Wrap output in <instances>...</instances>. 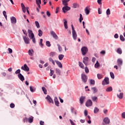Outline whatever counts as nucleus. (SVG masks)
I'll list each match as a JSON object with an SVG mask.
<instances>
[{
	"label": "nucleus",
	"instance_id": "aec40b11",
	"mask_svg": "<svg viewBox=\"0 0 125 125\" xmlns=\"http://www.w3.org/2000/svg\"><path fill=\"white\" fill-rule=\"evenodd\" d=\"M36 2L39 8H41V4L42 3V0H36Z\"/></svg>",
	"mask_w": 125,
	"mask_h": 125
},
{
	"label": "nucleus",
	"instance_id": "603ef678",
	"mask_svg": "<svg viewBox=\"0 0 125 125\" xmlns=\"http://www.w3.org/2000/svg\"><path fill=\"white\" fill-rule=\"evenodd\" d=\"M111 14V11L110 9H107L106 10V15H110Z\"/></svg>",
	"mask_w": 125,
	"mask_h": 125
},
{
	"label": "nucleus",
	"instance_id": "393cba45",
	"mask_svg": "<svg viewBox=\"0 0 125 125\" xmlns=\"http://www.w3.org/2000/svg\"><path fill=\"white\" fill-rule=\"evenodd\" d=\"M105 90L107 92H110V91H113V88L112 87V86H109L107 87Z\"/></svg>",
	"mask_w": 125,
	"mask_h": 125
},
{
	"label": "nucleus",
	"instance_id": "774afa93",
	"mask_svg": "<svg viewBox=\"0 0 125 125\" xmlns=\"http://www.w3.org/2000/svg\"><path fill=\"white\" fill-rule=\"evenodd\" d=\"M46 15H47V16H48V17H49L50 16L51 14L49 11L46 12Z\"/></svg>",
	"mask_w": 125,
	"mask_h": 125
},
{
	"label": "nucleus",
	"instance_id": "c756f323",
	"mask_svg": "<svg viewBox=\"0 0 125 125\" xmlns=\"http://www.w3.org/2000/svg\"><path fill=\"white\" fill-rule=\"evenodd\" d=\"M56 74H57V75H59V76H60V75H61V70H60V69L56 68Z\"/></svg>",
	"mask_w": 125,
	"mask_h": 125
},
{
	"label": "nucleus",
	"instance_id": "79ce46f5",
	"mask_svg": "<svg viewBox=\"0 0 125 125\" xmlns=\"http://www.w3.org/2000/svg\"><path fill=\"white\" fill-rule=\"evenodd\" d=\"M73 5L74 8H77V7H79V4L77 3H73Z\"/></svg>",
	"mask_w": 125,
	"mask_h": 125
},
{
	"label": "nucleus",
	"instance_id": "a19ab883",
	"mask_svg": "<svg viewBox=\"0 0 125 125\" xmlns=\"http://www.w3.org/2000/svg\"><path fill=\"white\" fill-rule=\"evenodd\" d=\"M30 40H32L34 43H36V38H35V36H33V37L30 38Z\"/></svg>",
	"mask_w": 125,
	"mask_h": 125
},
{
	"label": "nucleus",
	"instance_id": "dca6fc26",
	"mask_svg": "<svg viewBox=\"0 0 125 125\" xmlns=\"http://www.w3.org/2000/svg\"><path fill=\"white\" fill-rule=\"evenodd\" d=\"M54 102L55 105L58 107L59 106V101H58V99L56 97L54 98Z\"/></svg>",
	"mask_w": 125,
	"mask_h": 125
},
{
	"label": "nucleus",
	"instance_id": "0eeeda50",
	"mask_svg": "<svg viewBox=\"0 0 125 125\" xmlns=\"http://www.w3.org/2000/svg\"><path fill=\"white\" fill-rule=\"evenodd\" d=\"M23 39L26 44H29V43H30V39H29V38L26 36H23Z\"/></svg>",
	"mask_w": 125,
	"mask_h": 125
},
{
	"label": "nucleus",
	"instance_id": "9b49d317",
	"mask_svg": "<svg viewBox=\"0 0 125 125\" xmlns=\"http://www.w3.org/2000/svg\"><path fill=\"white\" fill-rule=\"evenodd\" d=\"M45 99L48 101V102H49V103H52V104H53V100H52L51 97H50V96L47 95Z\"/></svg>",
	"mask_w": 125,
	"mask_h": 125
},
{
	"label": "nucleus",
	"instance_id": "4d7b16f0",
	"mask_svg": "<svg viewBox=\"0 0 125 125\" xmlns=\"http://www.w3.org/2000/svg\"><path fill=\"white\" fill-rule=\"evenodd\" d=\"M10 108H14V107H15V104H13V103H12L10 104Z\"/></svg>",
	"mask_w": 125,
	"mask_h": 125
},
{
	"label": "nucleus",
	"instance_id": "ea45409f",
	"mask_svg": "<svg viewBox=\"0 0 125 125\" xmlns=\"http://www.w3.org/2000/svg\"><path fill=\"white\" fill-rule=\"evenodd\" d=\"M120 40L122 42H125V39L123 35H120Z\"/></svg>",
	"mask_w": 125,
	"mask_h": 125
},
{
	"label": "nucleus",
	"instance_id": "473e14b6",
	"mask_svg": "<svg viewBox=\"0 0 125 125\" xmlns=\"http://www.w3.org/2000/svg\"><path fill=\"white\" fill-rule=\"evenodd\" d=\"M38 35L39 37H42V34H43V32H42V31L41 29H39L38 30Z\"/></svg>",
	"mask_w": 125,
	"mask_h": 125
},
{
	"label": "nucleus",
	"instance_id": "f257e3e1",
	"mask_svg": "<svg viewBox=\"0 0 125 125\" xmlns=\"http://www.w3.org/2000/svg\"><path fill=\"white\" fill-rule=\"evenodd\" d=\"M71 28L72 30V37L74 41H76L77 40V32H76V30H75V29L74 28V25L73 24L71 25Z\"/></svg>",
	"mask_w": 125,
	"mask_h": 125
},
{
	"label": "nucleus",
	"instance_id": "052dcab7",
	"mask_svg": "<svg viewBox=\"0 0 125 125\" xmlns=\"http://www.w3.org/2000/svg\"><path fill=\"white\" fill-rule=\"evenodd\" d=\"M122 117L123 118V119H125V112H123L122 114Z\"/></svg>",
	"mask_w": 125,
	"mask_h": 125
},
{
	"label": "nucleus",
	"instance_id": "39448f33",
	"mask_svg": "<svg viewBox=\"0 0 125 125\" xmlns=\"http://www.w3.org/2000/svg\"><path fill=\"white\" fill-rule=\"evenodd\" d=\"M81 78L83 83H85L87 82V76H86L85 74H82Z\"/></svg>",
	"mask_w": 125,
	"mask_h": 125
},
{
	"label": "nucleus",
	"instance_id": "f704fd0d",
	"mask_svg": "<svg viewBox=\"0 0 125 125\" xmlns=\"http://www.w3.org/2000/svg\"><path fill=\"white\" fill-rule=\"evenodd\" d=\"M57 46L58 47L59 52H61V51H62V47H61L59 44H57Z\"/></svg>",
	"mask_w": 125,
	"mask_h": 125
},
{
	"label": "nucleus",
	"instance_id": "4be33fe9",
	"mask_svg": "<svg viewBox=\"0 0 125 125\" xmlns=\"http://www.w3.org/2000/svg\"><path fill=\"white\" fill-rule=\"evenodd\" d=\"M34 50L33 49L28 50V54L30 56H33V55H34Z\"/></svg>",
	"mask_w": 125,
	"mask_h": 125
},
{
	"label": "nucleus",
	"instance_id": "09e8293b",
	"mask_svg": "<svg viewBox=\"0 0 125 125\" xmlns=\"http://www.w3.org/2000/svg\"><path fill=\"white\" fill-rule=\"evenodd\" d=\"M3 14L6 19V20H7V16L6 15V12L5 11H3Z\"/></svg>",
	"mask_w": 125,
	"mask_h": 125
},
{
	"label": "nucleus",
	"instance_id": "f03ea898",
	"mask_svg": "<svg viewBox=\"0 0 125 125\" xmlns=\"http://www.w3.org/2000/svg\"><path fill=\"white\" fill-rule=\"evenodd\" d=\"M81 51H82V55L84 56V55H85L86 53H87L88 51V49H87V47L83 46L81 48Z\"/></svg>",
	"mask_w": 125,
	"mask_h": 125
},
{
	"label": "nucleus",
	"instance_id": "412c9836",
	"mask_svg": "<svg viewBox=\"0 0 125 125\" xmlns=\"http://www.w3.org/2000/svg\"><path fill=\"white\" fill-rule=\"evenodd\" d=\"M27 121L30 124H32V122L34 121V117H31L27 118Z\"/></svg>",
	"mask_w": 125,
	"mask_h": 125
},
{
	"label": "nucleus",
	"instance_id": "9d476101",
	"mask_svg": "<svg viewBox=\"0 0 125 125\" xmlns=\"http://www.w3.org/2000/svg\"><path fill=\"white\" fill-rule=\"evenodd\" d=\"M85 106L86 107H90V106H92V101L90 100H88L85 103Z\"/></svg>",
	"mask_w": 125,
	"mask_h": 125
},
{
	"label": "nucleus",
	"instance_id": "7ed1b4c3",
	"mask_svg": "<svg viewBox=\"0 0 125 125\" xmlns=\"http://www.w3.org/2000/svg\"><path fill=\"white\" fill-rule=\"evenodd\" d=\"M21 69L25 72H29L30 71V68L28 67L26 64H24L23 66L21 67Z\"/></svg>",
	"mask_w": 125,
	"mask_h": 125
},
{
	"label": "nucleus",
	"instance_id": "20e7f679",
	"mask_svg": "<svg viewBox=\"0 0 125 125\" xmlns=\"http://www.w3.org/2000/svg\"><path fill=\"white\" fill-rule=\"evenodd\" d=\"M110 83V81H109V78L106 77L103 80L102 82V84L105 85V84H109Z\"/></svg>",
	"mask_w": 125,
	"mask_h": 125
},
{
	"label": "nucleus",
	"instance_id": "13d9d810",
	"mask_svg": "<svg viewBox=\"0 0 125 125\" xmlns=\"http://www.w3.org/2000/svg\"><path fill=\"white\" fill-rule=\"evenodd\" d=\"M92 101H95L96 100H97V97H92Z\"/></svg>",
	"mask_w": 125,
	"mask_h": 125
},
{
	"label": "nucleus",
	"instance_id": "de8ad7c7",
	"mask_svg": "<svg viewBox=\"0 0 125 125\" xmlns=\"http://www.w3.org/2000/svg\"><path fill=\"white\" fill-rule=\"evenodd\" d=\"M46 45L48 47H50V46H51V45L50 44V42L49 41H46Z\"/></svg>",
	"mask_w": 125,
	"mask_h": 125
},
{
	"label": "nucleus",
	"instance_id": "bb28decb",
	"mask_svg": "<svg viewBox=\"0 0 125 125\" xmlns=\"http://www.w3.org/2000/svg\"><path fill=\"white\" fill-rule=\"evenodd\" d=\"M116 52H117L118 54H122V53H123V50H122V48H118L116 50Z\"/></svg>",
	"mask_w": 125,
	"mask_h": 125
},
{
	"label": "nucleus",
	"instance_id": "6e6d98bb",
	"mask_svg": "<svg viewBox=\"0 0 125 125\" xmlns=\"http://www.w3.org/2000/svg\"><path fill=\"white\" fill-rule=\"evenodd\" d=\"M20 72H21V70L20 69H18L16 71L15 74H16V75L18 74H20Z\"/></svg>",
	"mask_w": 125,
	"mask_h": 125
},
{
	"label": "nucleus",
	"instance_id": "49530a36",
	"mask_svg": "<svg viewBox=\"0 0 125 125\" xmlns=\"http://www.w3.org/2000/svg\"><path fill=\"white\" fill-rule=\"evenodd\" d=\"M90 84L94 85L95 84V81L94 80H90Z\"/></svg>",
	"mask_w": 125,
	"mask_h": 125
},
{
	"label": "nucleus",
	"instance_id": "4468645a",
	"mask_svg": "<svg viewBox=\"0 0 125 125\" xmlns=\"http://www.w3.org/2000/svg\"><path fill=\"white\" fill-rule=\"evenodd\" d=\"M18 78L21 81V82H24L25 80V78H24V76H23L21 73L18 74Z\"/></svg>",
	"mask_w": 125,
	"mask_h": 125
},
{
	"label": "nucleus",
	"instance_id": "f8f14e48",
	"mask_svg": "<svg viewBox=\"0 0 125 125\" xmlns=\"http://www.w3.org/2000/svg\"><path fill=\"white\" fill-rule=\"evenodd\" d=\"M50 34L53 36L54 39H55V40H57V39H58V36H57L56 33L54 32V31H50Z\"/></svg>",
	"mask_w": 125,
	"mask_h": 125
},
{
	"label": "nucleus",
	"instance_id": "69168bd1",
	"mask_svg": "<svg viewBox=\"0 0 125 125\" xmlns=\"http://www.w3.org/2000/svg\"><path fill=\"white\" fill-rule=\"evenodd\" d=\"M102 1V0H97V2L98 3V4H101V3H102L101 2Z\"/></svg>",
	"mask_w": 125,
	"mask_h": 125
},
{
	"label": "nucleus",
	"instance_id": "680f3d73",
	"mask_svg": "<svg viewBox=\"0 0 125 125\" xmlns=\"http://www.w3.org/2000/svg\"><path fill=\"white\" fill-rule=\"evenodd\" d=\"M40 125H44V122L41 121L40 122Z\"/></svg>",
	"mask_w": 125,
	"mask_h": 125
},
{
	"label": "nucleus",
	"instance_id": "e2e57ef3",
	"mask_svg": "<svg viewBox=\"0 0 125 125\" xmlns=\"http://www.w3.org/2000/svg\"><path fill=\"white\" fill-rule=\"evenodd\" d=\"M114 38L115 39H118V38H119V35H118V34H115L114 35Z\"/></svg>",
	"mask_w": 125,
	"mask_h": 125
},
{
	"label": "nucleus",
	"instance_id": "58836bf2",
	"mask_svg": "<svg viewBox=\"0 0 125 125\" xmlns=\"http://www.w3.org/2000/svg\"><path fill=\"white\" fill-rule=\"evenodd\" d=\"M97 77H98V79H99V80H101V79H102V78H103V75H102L100 74H98Z\"/></svg>",
	"mask_w": 125,
	"mask_h": 125
},
{
	"label": "nucleus",
	"instance_id": "ddd939ff",
	"mask_svg": "<svg viewBox=\"0 0 125 125\" xmlns=\"http://www.w3.org/2000/svg\"><path fill=\"white\" fill-rule=\"evenodd\" d=\"M104 122L105 125H109V124H110V119L108 117H105L104 119Z\"/></svg>",
	"mask_w": 125,
	"mask_h": 125
},
{
	"label": "nucleus",
	"instance_id": "5701e85b",
	"mask_svg": "<svg viewBox=\"0 0 125 125\" xmlns=\"http://www.w3.org/2000/svg\"><path fill=\"white\" fill-rule=\"evenodd\" d=\"M85 99V97L83 96H82L80 99V101L81 104H83V101Z\"/></svg>",
	"mask_w": 125,
	"mask_h": 125
},
{
	"label": "nucleus",
	"instance_id": "5fc2aeb1",
	"mask_svg": "<svg viewBox=\"0 0 125 125\" xmlns=\"http://www.w3.org/2000/svg\"><path fill=\"white\" fill-rule=\"evenodd\" d=\"M43 44H42V39H40V46H43Z\"/></svg>",
	"mask_w": 125,
	"mask_h": 125
},
{
	"label": "nucleus",
	"instance_id": "8fccbe9b",
	"mask_svg": "<svg viewBox=\"0 0 125 125\" xmlns=\"http://www.w3.org/2000/svg\"><path fill=\"white\" fill-rule=\"evenodd\" d=\"M55 54H56V53H55V52H51L50 53V56H51V57H53V56H55Z\"/></svg>",
	"mask_w": 125,
	"mask_h": 125
},
{
	"label": "nucleus",
	"instance_id": "2f4dec72",
	"mask_svg": "<svg viewBox=\"0 0 125 125\" xmlns=\"http://www.w3.org/2000/svg\"><path fill=\"white\" fill-rule=\"evenodd\" d=\"M83 20V15L82 14H80L79 22L82 23V21Z\"/></svg>",
	"mask_w": 125,
	"mask_h": 125
},
{
	"label": "nucleus",
	"instance_id": "0e129e2a",
	"mask_svg": "<svg viewBox=\"0 0 125 125\" xmlns=\"http://www.w3.org/2000/svg\"><path fill=\"white\" fill-rule=\"evenodd\" d=\"M98 13H99V14H101V13H102V12L101 11V9H100V8H98Z\"/></svg>",
	"mask_w": 125,
	"mask_h": 125
},
{
	"label": "nucleus",
	"instance_id": "a878e982",
	"mask_svg": "<svg viewBox=\"0 0 125 125\" xmlns=\"http://www.w3.org/2000/svg\"><path fill=\"white\" fill-rule=\"evenodd\" d=\"M69 0H62V1L63 5H68V3L67 2H68Z\"/></svg>",
	"mask_w": 125,
	"mask_h": 125
},
{
	"label": "nucleus",
	"instance_id": "b1692460",
	"mask_svg": "<svg viewBox=\"0 0 125 125\" xmlns=\"http://www.w3.org/2000/svg\"><path fill=\"white\" fill-rule=\"evenodd\" d=\"M117 97L119 99H123V98L124 97V93H120L119 95L118 94Z\"/></svg>",
	"mask_w": 125,
	"mask_h": 125
},
{
	"label": "nucleus",
	"instance_id": "864d4df0",
	"mask_svg": "<svg viewBox=\"0 0 125 125\" xmlns=\"http://www.w3.org/2000/svg\"><path fill=\"white\" fill-rule=\"evenodd\" d=\"M53 74H54V71L50 69V76L51 77H52V76L53 75Z\"/></svg>",
	"mask_w": 125,
	"mask_h": 125
},
{
	"label": "nucleus",
	"instance_id": "2eb2a0df",
	"mask_svg": "<svg viewBox=\"0 0 125 125\" xmlns=\"http://www.w3.org/2000/svg\"><path fill=\"white\" fill-rule=\"evenodd\" d=\"M117 63L119 67H121V65H123V60L122 59H118L117 60Z\"/></svg>",
	"mask_w": 125,
	"mask_h": 125
},
{
	"label": "nucleus",
	"instance_id": "bf43d9fd",
	"mask_svg": "<svg viewBox=\"0 0 125 125\" xmlns=\"http://www.w3.org/2000/svg\"><path fill=\"white\" fill-rule=\"evenodd\" d=\"M84 115L85 117H86V116H87V111H86V110H85L84 111Z\"/></svg>",
	"mask_w": 125,
	"mask_h": 125
},
{
	"label": "nucleus",
	"instance_id": "3c124183",
	"mask_svg": "<svg viewBox=\"0 0 125 125\" xmlns=\"http://www.w3.org/2000/svg\"><path fill=\"white\" fill-rule=\"evenodd\" d=\"M84 70L86 74H88V73H89V70H88V68H87V67L86 66Z\"/></svg>",
	"mask_w": 125,
	"mask_h": 125
},
{
	"label": "nucleus",
	"instance_id": "7c9ffc66",
	"mask_svg": "<svg viewBox=\"0 0 125 125\" xmlns=\"http://www.w3.org/2000/svg\"><path fill=\"white\" fill-rule=\"evenodd\" d=\"M91 90L93 91V93H96V92H97V89L96 87H92Z\"/></svg>",
	"mask_w": 125,
	"mask_h": 125
},
{
	"label": "nucleus",
	"instance_id": "c9c22d12",
	"mask_svg": "<svg viewBox=\"0 0 125 125\" xmlns=\"http://www.w3.org/2000/svg\"><path fill=\"white\" fill-rule=\"evenodd\" d=\"M42 90L43 91L45 94H47V91L46 90V88H45V87H42Z\"/></svg>",
	"mask_w": 125,
	"mask_h": 125
},
{
	"label": "nucleus",
	"instance_id": "6e6552de",
	"mask_svg": "<svg viewBox=\"0 0 125 125\" xmlns=\"http://www.w3.org/2000/svg\"><path fill=\"white\" fill-rule=\"evenodd\" d=\"M83 62L84 64V65L87 66V64H88V57H84L83 58Z\"/></svg>",
	"mask_w": 125,
	"mask_h": 125
},
{
	"label": "nucleus",
	"instance_id": "a18cd8bd",
	"mask_svg": "<svg viewBox=\"0 0 125 125\" xmlns=\"http://www.w3.org/2000/svg\"><path fill=\"white\" fill-rule=\"evenodd\" d=\"M100 66V64L98 62V61H97V62L95 64V68H98Z\"/></svg>",
	"mask_w": 125,
	"mask_h": 125
},
{
	"label": "nucleus",
	"instance_id": "a211bd4d",
	"mask_svg": "<svg viewBox=\"0 0 125 125\" xmlns=\"http://www.w3.org/2000/svg\"><path fill=\"white\" fill-rule=\"evenodd\" d=\"M88 8H89V6H87L84 9V11L86 15H88L89 14V12H90L89 10H88Z\"/></svg>",
	"mask_w": 125,
	"mask_h": 125
},
{
	"label": "nucleus",
	"instance_id": "6ab92c4d",
	"mask_svg": "<svg viewBox=\"0 0 125 125\" xmlns=\"http://www.w3.org/2000/svg\"><path fill=\"white\" fill-rule=\"evenodd\" d=\"M11 23L12 24H16V18L14 17H12L11 18Z\"/></svg>",
	"mask_w": 125,
	"mask_h": 125
},
{
	"label": "nucleus",
	"instance_id": "37998d69",
	"mask_svg": "<svg viewBox=\"0 0 125 125\" xmlns=\"http://www.w3.org/2000/svg\"><path fill=\"white\" fill-rule=\"evenodd\" d=\"M35 25H36L37 28H38V29H39V28H40V23H39V21H36Z\"/></svg>",
	"mask_w": 125,
	"mask_h": 125
},
{
	"label": "nucleus",
	"instance_id": "4c0bfd02",
	"mask_svg": "<svg viewBox=\"0 0 125 125\" xmlns=\"http://www.w3.org/2000/svg\"><path fill=\"white\" fill-rule=\"evenodd\" d=\"M99 111V109H98V108L97 107H95L94 109V114H96V113H98Z\"/></svg>",
	"mask_w": 125,
	"mask_h": 125
},
{
	"label": "nucleus",
	"instance_id": "423d86ee",
	"mask_svg": "<svg viewBox=\"0 0 125 125\" xmlns=\"http://www.w3.org/2000/svg\"><path fill=\"white\" fill-rule=\"evenodd\" d=\"M62 9L63 12L64 13H66L68 10H70V9H71V7L68 6V5H64V6L62 7Z\"/></svg>",
	"mask_w": 125,
	"mask_h": 125
},
{
	"label": "nucleus",
	"instance_id": "f3484780",
	"mask_svg": "<svg viewBox=\"0 0 125 125\" xmlns=\"http://www.w3.org/2000/svg\"><path fill=\"white\" fill-rule=\"evenodd\" d=\"M55 62L56 64L58 65V66L59 67V68H62L63 67L62 63H61V62L58 61H55Z\"/></svg>",
	"mask_w": 125,
	"mask_h": 125
},
{
	"label": "nucleus",
	"instance_id": "c85d7f7f",
	"mask_svg": "<svg viewBox=\"0 0 125 125\" xmlns=\"http://www.w3.org/2000/svg\"><path fill=\"white\" fill-rule=\"evenodd\" d=\"M29 88L31 92H35V91H36V88L33 87L32 86H30Z\"/></svg>",
	"mask_w": 125,
	"mask_h": 125
},
{
	"label": "nucleus",
	"instance_id": "c03bdc74",
	"mask_svg": "<svg viewBox=\"0 0 125 125\" xmlns=\"http://www.w3.org/2000/svg\"><path fill=\"white\" fill-rule=\"evenodd\" d=\"M110 75L111 79H115V75L114 74V73L113 72H110Z\"/></svg>",
	"mask_w": 125,
	"mask_h": 125
},
{
	"label": "nucleus",
	"instance_id": "338daca9",
	"mask_svg": "<svg viewBox=\"0 0 125 125\" xmlns=\"http://www.w3.org/2000/svg\"><path fill=\"white\" fill-rule=\"evenodd\" d=\"M8 51H9V53H12V50L11 49V48H9L8 49Z\"/></svg>",
	"mask_w": 125,
	"mask_h": 125
},
{
	"label": "nucleus",
	"instance_id": "72a5a7b5",
	"mask_svg": "<svg viewBox=\"0 0 125 125\" xmlns=\"http://www.w3.org/2000/svg\"><path fill=\"white\" fill-rule=\"evenodd\" d=\"M79 65L80 68H82V69H84V66L83 63L81 62H79Z\"/></svg>",
	"mask_w": 125,
	"mask_h": 125
},
{
	"label": "nucleus",
	"instance_id": "cd10ccee",
	"mask_svg": "<svg viewBox=\"0 0 125 125\" xmlns=\"http://www.w3.org/2000/svg\"><path fill=\"white\" fill-rule=\"evenodd\" d=\"M63 21H64L63 23L65 29H68V25H67V20L64 19Z\"/></svg>",
	"mask_w": 125,
	"mask_h": 125
},
{
	"label": "nucleus",
	"instance_id": "e433bc0d",
	"mask_svg": "<svg viewBox=\"0 0 125 125\" xmlns=\"http://www.w3.org/2000/svg\"><path fill=\"white\" fill-rule=\"evenodd\" d=\"M64 58V55L60 54L59 55V60H62Z\"/></svg>",
	"mask_w": 125,
	"mask_h": 125
},
{
	"label": "nucleus",
	"instance_id": "1a4fd4ad",
	"mask_svg": "<svg viewBox=\"0 0 125 125\" xmlns=\"http://www.w3.org/2000/svg\"><path fill=\"white\" fill-rule=\"evenodd\" d=\"M28 37L29 39H30L31 38H33V37H35V35H34V33H33V31L30 29H28Z\"/></svg>",
	"mask_w": 125,
	"mask_h": 125
}]
</instances>
